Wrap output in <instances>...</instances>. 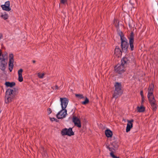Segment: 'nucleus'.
Returning <instances> with one entry per match:
<instances>
[{
  "mask_svg": "<svg viewBox=\"0 0 158 158\" xmlns=\"http://www.w3.org/2000/svg\"><path fill=\"white\" fill-rule=\"evenodd\" d=\"M118 35L120 37V40H123L124 38H126L124 37V35L122 31H120L118 33Z\"/></svg>",
  "mask_w": 158,
  "mask_h": 158,
  "instance_id": "nucleus-23",
  "label": "nucleus"
},
{
  "mask_svg": "<svg viewBox=\"0 0 158 158\" xmlns=\"http://www.w3.org/2000/svg\"><path fill=\"white\" fill-rule=\"evenodd\" d=\"M5 85L7 87H11L15 85V83L14 82H10L8 81L6 82H5Z\"/></svg>",
  "mask_w": 158,
  "mask_h": 158,
  "instance_id": "nucleus-20",
  "label": "nucleus"
},
{
  "mask_svg": "<svg viewBox=\"0 0 158 158\" xmlns=\"http://www.w3.org/2000/svg\"><path fill=\"white\" fill-rule=\"evenodd\" d=\"M141 158H143V157H141Z\"/></svg>",
  "mask_w": 158,
  "mask_h": 158,
  "instance_id": "nucleus-37",
  "label": "nucleus"
},
{
  "mask_svg": "<svg viewBox=\"0 0 158 158\" xmlns=\"http://www.w3.org/2000/svg\"><path fill=\"white\" fill-rule=\"evenodd\" d=\"M47 112L48 113V114L49 115L52 113V110L51 108H48L47 109Z\"/></svg>",
  "mask_w": 158,
  "mask_h": 158,
  "instance_id": "nucleus-31",
  "label": "nucleus"
},
{
  "mask_svg": "<svg viewBox=\"0 0 158 158\" xmlns=\"http://www.w3.org/2000/svg\"><path fill=\"white\" fill-rule=\"evenodd\" d=\"M145 100V98L144 97H141V104L142 105H143V102Z\"/></svg>",
  "mask_w": 158,
  "mask_h": 158,
  "instance_id": "nucleus-32",
  "label": "nucleus"
},
{
  "mask_svg": "<svg viewBox=\"0 0 158 158\" xmlns=\"http://www.w3.org/2000/svg\"><path fill=\"white\" fill-rule=\"evenodd\" d=\"M23 72V69H20L18 71V80L20 82H22L23 80L22 77V73Z\"/></svg>",
  "mask_w": 158,
  "mask_h": 158,
  "instance_id": "nucleus-17",
  "label": "nucleus"
},
{
  "mask_svg": "<svg viewBox=\"0 0 158 158\" xmlns=\"http://www.w3.org/2000/svg\"><path fill=\"white\" fill-rule=\"evenodd\" d=\"M61 134L63 136L68 135L70 136L74 135V132L73 131L72 128L71 127L69 129L65 128L63 129L61 131Z\"/></svg>",
  "mask_w": 158,
  "mask_h": 158,
  "instance_id": "nucleus-5",
  "label": "nucleus"
},
{
  "mask_svg": "<svg viewBox=\"0 0 158 158\" xmlns=\"http://www.w3.org/2000/svg\"><path fill=\"white\" fill-rule=\"evenodd\" d=\"M121 47L123 52H126L129 46V44L127 42L126 38H124L123 40H121Z\"/></svg>",
  "mask_w": 158,
  "mask_h": 158,
  "instance_id": "nucleus-6",
  "label": "nucleus"
},
{
  "mask_svg": "<svg viewBox=\"0 0 158 158\" xmlns=\"http://www.w3.org/2000/svg\"><path fill=\"white\" fill-rule=\"evenodd\" d=\"M114 71L116 73L122 74L126 71L125 67L120 64H118L114 67Z\"/></svg>",
  "mask_w": 158,
  "mask_h": 158,
  "instance_id": "nucleus-4",
  "label": "nucleus"
},
{
  "mask_svg": "<svg viewBox=\"0 0 158 158\" xmlns=\"http://www.w3.org/2000/svg\"><path fill=\"white\" fill-rule=\"evenodd\" d=\"M154 88V86L153 84L152 83L149 85L148 90L147 97L152 109L153 111H155L157 109V105L153 94Z\"/></svg>",
  "mask_w": 158,
  "mask_h": 158,
  "instance_id": "nucleus-1",
  "label": "nucleus"
},
{
  "mask_svg": "<svg viewBox=\"0 0 158 158\" xmlns=\"http://www.w3.org/2000/svg\"><path fill=\"white\" fill-rule=\"evenodd\" d=\"M137 109L138 112H143L145 110V108L143 106V105H141L140 106H137Z\"/></svg>",
  "mask_w": 158,
  "mask_h": 158,
  "instance_id": "nucleus-19",
  "label": "nucleus"
},
{
  "mask_svg": "<svg viewBox=\"0 0 158 158\" xmlns=\"http://www.w3.org/2000/svg\"><path fill=\"white\" fill-rule=\"evenodd\" d=\"M111 145L113 146V147H110L109 146H108L107 147V148H108L109 151L111 152L110 153V156L111 153L114 154V152L115 151V149H117L118 147V145L116 144L115 142L111 144Z\"/></svg>",
  "mask_w": 158,
  "mask_h": 158,
  "instance_id": "nucleus-13",
  "label": "nucleus"
},
{
  "mask_svg": "<svg viewBox=\"0 0 158 158\" xmlns=\"http://www.w3.org/2000/svg\"><path fill=\"white\" fill-rule=\"evenodd\" d=\"M14 61L13 55L12 53L10 54L9 56V69L10 72L12 71L14 67Z\"/></svg>",
  "mask_w": 158,
  "mask_h": 158,
  "instance_id": "nucleus-9",
  "label": "nucleus"
},
{
  "mask_svg": "<svg viewBox=\"0 0 158 158\" xmlns=\"http://www.w3.org/2000/svg\"><path fill=\"white\" fill-rule=\"evenodd\" d=\"M0 17L3 19L4 20H6L8 18V15L5 12L4 14L2 13Z\"/></svg>",
  "mask_w": 158,
  "mask_h": 158,
  "instance_id": "nucleus-22",
  "label": "nucleus"
},
{
  "mask_svg": "<svg viewBox=\"0 0 158 158\" xmlns=\"http://www.w3.org/2000/svg\"><path fill=\"white\" fill-rule=\"evenodd\" d=\"M2 59H0L1 62L0 63V69L4 71L6 69V67L7 64V60L3 56V54L2 55Z\"/></svg>",
  "mask_w": 158,
  "mask_h": 158,
  "instance_id": "nucleus-8",
  "label": "nucleus"
},
{
  "mask_svg": "<svg viewBox=\"0 0 158 158\" xmlns=\"http://www.w3.org/2000/svg\"><path fill=\"white\" fill-rule=\"evenodd\" d=\"M115 89L113 94V97L116 99L118 97L120 96L123 93L122 89L121 84L120 83L116 82L114 85Z\"/></svg>",
  "mask_w": 158,
  "mask_h": 158,
  "instance_id": "nucleus-3",
  "label": "nucleus"
},
{
  "mask_svg": "<svg viewBox=\"0 0 158 158\" xmlns=\"http://www.w3.org/2000/svg\"><path fill=\"white\" fill-rule=\"evenodd\" d=\"M38 77L40 78H43L44 76V74L43 73L42 74H40V73H38L37 74Z\"/></svg>",
  "mask_w": 158,
  "mask_h": 158,
  "instance_id": "nucleus-26",
  "label": "nucleus"
},
{
  "mask_svg": "<svg viewBox=\"0 0 158 158\" xmlns=\"http://www.w3.org/2000/svg\"><path fill=\"white\" fill-rule=\"evenodd\" d=\"M3 38V35L1 33H0V40ZM1 53L0 52V59H2V56L1 57Z\"/></svg>",
  "mask_w": 158,
  "mask_h": 158,
  "instance_id": "nucleus-29",
  "label": "nucleus"
},
{
  "mask_svg": "<svg viewBox=\"0 0 158 158\" xmlns=\"http://www.w3.org/2000/svg\"><path fill=\"white\" fill-rule=\"evenodd\" d=\"M75 96L76 97L78 98L79 99L84 98V97L83 95L81 94H76Z\"/></svg>",
  "mask_w": 158,
  "mask_h": 158,
  "instance_id": "nucleus-25",
  "label": "nucleus"
},
{
  "mask_svg": "<svg viewBox=\"0 0 158 158\" xmlns=\"http://www.w3.org/2000/svg\"><path fill=\"white\" fill-rule=\"evenodd\" d=\"M60 3L63 4L67 3L68 2V0H60Z\"/></svg>",
  "mask_w": 158,
  "mask_h": 158,
  "instance_id": "nucleus-28",
  "label": "nucleus"
},
{
  "mask_svg": "<svg viewBox=\"0 0 158 158\" xmlns=\"http://www.w3.org/2000/svg\"><path fill=\"white\" fill-rule=\"evenodd\" d=\"M129 40V43L130 48L131 51L134 50V34L133 32H131L129 37H128Z\"/></svg>",
  "mask_w": 158,
  "mask_h": 158,
  "instance_id": "nucleus-7",
  "label": "nucleus"
},
{
  "mask_svg": "<svg viewBox=\"0 0 158 158\" xmlns=\"http://www.w3.org/2000/svg\"><path fill=\"white\" fill-rule=\"evenodd\" d=\"M73 122L75 126L80 128L81 127V124L80 120L76 117H73L72 119Z\"/></svg>",
  "mask_w": 158,
  "mask_h": 158,
  "instance_id": "nucleus-14",
  "label": "nucleus"
},
{
  "mask_svg": "<svg viewBox=\"0 0 158 158\" xmlns=\"http://www.w3.org/2000/svg\"><path fill=\"white\" fill-rule=\"evenodd\" d=\"M111 156L113 158H119L118 157H117L115 156L114 154H113L112 153H111Z\"/></svg>",
  "mask_w": 158,
  "mask_h": 158,
  "instance_id": "nucleus-33",
  "label": "nucleus"
},
{
  "mask_svg": "<svg viewBox=\"0 0 158 158\" xmlns=\"http://www.w3.org/2000/svg\"><path fill=\"white\" fill-rule=\"evenodd\" d=\"M67 114V110L65 109V110L62 109L57 114L56 117L58 119H61L65 118Z\"/></svg>",
  "mask_w": 158,
  "mask_h": 158,
  "instance_id": "nucleus-10",
  "label": "nucleus"
},
{
  "mask_svg": "<svg viewBox=\"0 0 158 158\" xmlns=\"http://www.w3.org/2000/svg\"><path fill=\"white\" fill-rule=\"evenodd\" d=\"M4 5H6V6H8V7H10V2L9 1H7L5 2V4Z\"/></svg>",
  "mask_w": 158,
  "mask_h": 158,
  "instance_id": "nucleus-30",
  "label": "nucleus"
},
{
  "mask_svg": "<svg viewBox=\"0 0 158 158\" xmlns=\"http://www.w3.org/2000/svg\"><path fill=\"white\" fill-rule=\"evenodd\" d=\"M121 64H120L126 67V66L130 63V58L126 56L123 57L121 59Z\"/></svg>",
  "mask_w": 158,
  "mask_h": 158,
  "instance_id": "nucleus-12",
  "label": "nucleus"
},
{
  "mask_svg": "<svg viewBox=\"0 0 158 158\" xmlns=\"http://www.w3.org/2000/svg\"><path fill=\"white\" fill-rule=\"evenodd\" d=\"M140 95H141V97H144L143 95V91L141 90L140 91Z\"/></svg>",
  "mask_w": 158,
  "mask_h": 158,
  "instance_id": "nucleus-34",
  "label": "nucleus"
},
{
  "mask_svg": "<svg viewBox=\"0 0 158 158\" xmlns=\"http://www.w3.org/2000/svg\"><path fill=\"white\" fill-rule=\"evenodd\" d=\"M127 126L126 129V132H128L130 131L131 129L133 127V123L134 122V120L132 119L130 120H127Z\"/></svg>",
  "mask_w": 158,
  "mask_h": 158,
  "instance_id": "nucleus-15",
  "label": "nucleus"
},
{
  "mask_svg": "<svg viewBox=\"0 0 158 158\" xmlns=\"http://www.w3.org/2000/svg\"><path fill=\"white\" fill-rule=\"evenodd\" d=\"M122 51L120 49L119 47L116 46L114 50V54L118 57H120L122 54Z\"/></svg>",
  "mask_w": 158,
  "mask_h": 158,
  "instance_id": "nucleus-16",
  "label": "nucleus"
},
{
  "mask_svg": "<svg viewBox=\"0 0 158 158\" xmlns=\"http://www.w3.org/2000/svg\"><path fill=\"white\" fill-rule=\"evenodd\" d=\"M106 136L108 138L110 137L112 135V132L109 129H107L105 131Z\"/></svg>",
  "mask_w": 158,
  "mask_h": 158,
  "instance_id": "nucleus-18",
  "label": "nucleus"
},
{
  "mask_svg": "<svg viewBox=\"0 0 158 158\" xmlns=\"http://www.w3.org/2000/svg\"><path fill=\"white\" fill-rule=\"evenodd\" d=\"M89 102V99L87 97H86L85 101H84L82 102L81 103L83 105H85L88 103Z\"/></svg>",
  "mask_w": 158,
  "mask_h": 158,
  "instance_id": "nucleus-24",
  "label": "nucleus"
},
{
  "mask_svg": "<svg viewBox=\"0 0 158 158\" xmlns=\"http://www.w3.org/2000/svg\"><path fill=\"white\" fill-rule=\"evenodd\" d=\"M55 89H58V87L57 85H56L55 86Z\"/></svg>",
  "mask_w": 158,
  "mask_h": 158,
  "instance_id": "nucleus-35",
  "label": "nucleus"
},
{
  "mask_svg": "<svg viewBox=\"0 0 158 158\" xmlns=\"http://www.w3.org/2000/svg\"><path fill=\"white\" fill-rule=\"evenodd\" d=\"M50 121L52 122L53 121H55L56 122H59V120L56 119L54 118H50Z\"/></svg>",
  "mask_w": 158,
  "mask_h": 158,
  "instance_id": "nucleus-27",
  "label": "nucleus"
},
{
  "mask_svg": "<svg viewBox=\"0 0 158 158\" xmlns=\"http://www.w3.org/2000/svg\"><path fill=\"white\" fill-rule=\"evenodd\" d=\"M14 90L11 89H8L6 92L5 97V102L6 104H8L11 102L14 97Z\"/></svg>",
  "mask_w": 158,
  "mask_h": 158,
  "instance_id": "nucleus-2",
  "label": "nucleus"
},
{
  "mask_svg": "<svg viewBox=\"0 0 158 158\" xmlns=\"http://www.w3.org/2000/svg\"><path fill=\"white\" fill-rule=\"evenodd\" d=\"M32 62L33 63H35V60H33Z\"/></svg>",
  "mask_w": 158,
  "mask_h": 158,
  "instance_id": "nucleus-36",
  "label": "nucleus"
},
{
  "mask_svg": "<svg viewBox=\"0 0 158 158\" xmlns=\"http://www.w3.org/2000/svg\"><path fill=\"white\" fill-rule=\"evenodd\" d=\"M60 99L61 102V106L62 109L63 110H65L68 104L69 100L68 98H60Z\"/></svg>",
  "mask_w": 158,
  "mask_h": 158,
  "instance_id": "nucleus-11",
  "label": "nucleus"
},
{
  "mask_svg": "<svg viewBox=\"0 0 158 158\" xmlns=\"http://www.w3.org/2000/svg\"><path fill=\"white\" fill-rule=\"evenodd\" d=\"M1 7L3 10L7 11H9L11 10V8L8 6H6L5 5H1Z\"/></svg>",
  "mask_w": 158,
  "mask_h": 158,
  "instance_id": "nucleus-21",
  "label": "nucleus"
}]
</instances>
